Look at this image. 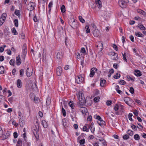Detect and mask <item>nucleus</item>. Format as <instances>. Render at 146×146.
Wrapping results in <instances>:
<instances>
[{"mask_svg": "<svg viewBox=\"0 0 146 146\" xmlns=\"http://www.w3.org/2000/svg\"><path fill=\"white\" fill-rule=\"evenodd\" d=\"M78 98L79 100L78 103L79 106L83 105L84 104L87 106L91 105V103L90 101H86L85 100V98L84 95L81 91H80L77 95Z\"/></svg>", "mask_w": 146, "mask_h": 146, "instance_id": "obj_1", "label": "nucleus"}, {"mask_svg": "<svg viewBox=\"0 0 146 146\" xmlns=\"http://www.w3.org/2000/svg\"><path fill=\"white\" fill-rule=\"evenodd\" d=\"M68 23L70 25L72 28L75 29L77 27V21L74 19L70 18L69 20Z\"/></svg>", "mask_w": 146, "mask_h": 146, "instance_id": "obj_2", "label": "nucleus"}, {"mask_svg": "<svg viewBox=\"0 0 146 146\" xmlns=\"http://www.w3.org/2000/svg\"><path fill=\"white\" fill-rule=\"evenodd\" d=\"M75 79L76 82L79 84L81 83L84 80V78L81 75L76 76Z\"/></svg>", "mask_w": 146, "mask_h": 146, "instance_id": "obj_3", "label": "nucleus"}, {"mask_svg": "<svg viewBox=\"0 0 146 146\" xmlns=\"http://www.w3.org/2000/svg\"><path fill=\"white\" fill-rule=\"evenodd\" d=\"M22 50V56L25 58L27 53V47L25 44H24L23 46Z\"/></svg>", "mask_w": 146, "mask_h": 146, "instance_id": "obj_4", "label": "nucleus"}, {"mask_svg": "<svg viewBox=\"0 0 146 146\" xmlns=\"http://www.w3.org/2000/svg\"><path fill=\"white\" fill-rule=\"evenodd\" d=\"M56 74L58 76H60L62 72V69L60 66H58L56 69Z\"/></svg>", "mask_w": 146, "mask_h": 146, "instance_id": "obj_5", "label": "nucleus"}, {"mask_svg": "<svg viewBox=\"0 0 146 146\" xmlns=\"http://www.w3.org/2000/svg\"><path fill=\"white\" fill-rule=\"evenodd\" d=\"M21 59L20 58V56L19 55L16 58V62L17 65H19L21 64Z\"/></svg>", "mask_w": 146, "mask_h": 146, "instance_id": "obj_6", "label": "nucleus"}, {"mask_svg": "<svg viewBox=\"0 0 146 146\" xmlns=\"http://www.w3.org/2000/svg\"><path fill=\"white\" fill-rule=\"evenodd\" d=\"M80 111H81L83 114H86L88 112L87 109L86 108L84 107H81L80 109Z\"/></svg>", "mask_w": 146, "mask_h": 146, "instance_id": "obj_7", "label": "nucleus"}, {"mask_svg": "<svg viewBox=\"0 0 146 146\" xmlns=\"http://www.w3.org/2000/svg\"><path fill=\"white\" fill-rule=\"evenodd\" d=\"M97 70L96 68H93L91 70L90 76L91 77H92L95 74V71Z\"/></svg>", "mask_w": 146, "mask_h": 146, "instance_id": "obj_8", "label": "nucleus"}, {"mask_svg": "<svg viewBox=\"0 0 146 146\" xmlns=\"http://www.w3.org/2000/svg\"><path fill=\"white\" fill-rule=\"evenodd\" d=\"M63 53L61 52H58L57 54V58L59 59H61L63 57Z\"/></svg>", "mask_w": 146, "mask_h": 146, "instance_id": "obj_9", "label": "nucleus"}, {"mask_svg": "<svg viewBox=\"0 0 146 146\" xmlns=\"http://www.w3.org/2000/svg\"><path fill=\"white\" fill-rule=\"evenodd\" d=\"M130 100V98L129 97H126L124 98V100L126 103L129 106H131V104L129 101Z\"/></svg>", "mask_w": 146, "mask_h": 146, "instance_id": "obj_10", "label": "nucleus"}, {"mask_svg": "<svg viewBox=\"0 0 146 146\" xmlns=\"http://www.w3.org/2000/svg\"><path fill=\"white\" fill-rule=\"evenodd\" d=\"M134 74L137 76H140L142 75L141 72L139 70H135L134 72Z\"/></svg>", "mask_w": 146, "mask_h": 146, "instance_id": "obj_11", "label": "nucleus"}, {"mask_svg": "<svg viewBox=\"0 0 146 146\" xmlns=\"http://www.w3.org/2000/svg\"><path fill=\"white\" fill-rule=\"evenodd\" d=\"M10 135V133L9 132H7L5 135H3L2 137L3 139H5L9 138Z\"/></svg>", "mask_w": 146, "mask_h": 146, "instance_id": "obj_12", "label": "nucleus"}, {"mask_svg": "<svg viewBox=\"0 0 146 146\" xmlns=\"http://www.w3.org/2000/svg\"><path fill=\"white\" fill-rule=\"evenodd\" d=\"M100 32L98 29H95L94 31L93 35L94 36L98 37L99 35Z\"/></svg>", "mask_w": 146, "mask_h": 146, "instance_id": "obj_13", "label": "nucleus"}, {"mask_svg": "<svg viewBox=\"0 0 146 146\" xmlns=\"http://www.w3.org/2000/svg\"><path fill=\"white\" fill-rule=\"evenodd\" d=\"M96 4L98 8L99 9L101 8L102 7L101 2L100 0H96Z\"/></svg>", "mask_w": 146, "mask_h": 146, "instance_id": "obj_14", "label": "nucleus"}, {"mask_svg": "<svg viewBox=\"0 0 146 146\" xmlns=\"http://www.w3.org/2000/svg\"><path fill=\"white\" fill-rule=\"evenodd\" d=\"M137 27H139L141 30H145L146 29V28L142 24H139L137 26Z\"/></svg>", "mask_w": 146, "mask_h": 146, "instance_id": "obj_15", "label": "nucleus"}, {"mask_svg": "<svg viewBox=\"0 0 146 146\" xmlns=\"http://www.w3.org/2000/svg\"><path fill=\"white\" fill-rule=\"evenodd\" d=\"M111 55L112 56H115L113 58V59L117 60L118 59V55L114 52H111Z\"/></svg>", "mask_w": 146, "mask_h": 146, "instance_id": "obj_16", "label": "nucleus"}, {"mask_svg": "<svg viewBox=\"0 0 146 146\" xmlns=\"http://www.w3.org/2000/svg\"><path fill=\"white\" fill-rule=\"evenodd\" d=\"M15 14L19 18H20L21 17L20 11L19 10H15Z\"/></svg>", "mask_w": 146, "mask_h": 146, "instance_id": "obj_17", "label": "nucleus"}, {"mask_svg": "<svg viewBox=\"0 0 146 146\" xmlns=\"http://www.w3.org/2000/svg\"><path fill=\"white\" fill-rule=\"evenodd\" d=\"M34 131H33V133L34 134L35 136V138L36 139H38V138L39 137V136L38 135V132L37 131V130H36L35 129H34Z\"/></svg>", "mask_w": 146, "mask_h": 146, "instance_id": "obj_18", "label": "nucleus"}, {"mask_svg": "<svg viewBox=\"0 0 146 146\" xmlns=\"http://www.w3.org/2000/svg\"><path fill=\"white\" fill-rule=\"evenodd\" d=\"M22 82L20 79H18L17 81V86L18 88H20L22 87Z\"/></svg>", "mask_w": 146, "mask_h": 146, "instance_id": "obj_19", "label": "nucleus"}, {"mask_svg": "<svg viewBox=\"0 0 146 146\" xmlns=\"http://www.w3.org/2000/svg\"><path fill=\"white\" fill-rule=\"evenodd\" d=\"M7 17V14L5 13H3L1 15L0 18L2 19L3 21H5V20L6 17Z\"/></svg>", "mask_w": 146, "mask_h": 146, "instance_id": "obj_20", "label": "nucleus"}, {"mask_svg": "<svg viewBox=\"0 0 146 146\" xmlns=\"http://www.w3.org/2000/svg\"><path fill=\"white\" fill-rule=\"evenodd\" d=\"M19 118V122L20 123V125L21 127H23L24 124V121L22 120V118H21L20 117Z\"/></svg>", "mask_w": 146, "mask_h": 146, "instance_id": "obj_21", "label": "nucleus"}, {"mask_svg": "<svg viewBox=\"0 0 146 146\" xmlns=\"http://www.w3.org/2000/svg\"><path fill=\"white\" fill-rule=\"evenodd\" d=\"M135 35L137 36L142 37L143 36V35L140 32H135Z\"/></svg>", "mask_w": 146, "mask_h": 146, "instance_id": "obj_22", "label": "nucleus"}, {"mask_svg": "<svg viewBox=\"0 0 146 146\" xmlns=\"http://www.w3.org/2000/svg\"><path fill=\"white\" fill-rule=\"evenodd\" d=\"M137 11L138 13L143 15H145L146 13L143 10H137Z\"/></svg>", "mask_w": 146, "mask_h": 146, "instance_id": "obj_23", "label": "nucleus"}, {"mask_svg": "<svg viewBox=\"0 0 146 146\" xmlns=\"http://www.w3.org/2000/svg\"><path fill=\"white\" fill-rule=\"evenodd\" d=\"M101 79H100V85L101 86L103 87L104 86V84L106 82V80H101Z\"/></svg>", "mask_w": 146, "mask_h": 146, "instance_id": "obj_24", "label": "nucleus"}, {"mask_svg": "<svg viewBox=\"0 0 146 146\" xmlns=\"http://www.w3.org/2000/svg\"><path fill=\"white\" fill-rule=\"evenodd\" d=\"M5 69L3 66H0V74H3L4 73Z\"/></svg>", "mask_w": 146, "mask_h": 146, "instance_id": "obj_25", "label": "nucleus"}, {"mask_svg": "<svg viewBox=\"0 0 146 146\" xmlns=\"http://www.w3.org/2000/svg\"><path fill=\"white\" fill-rule=\"evenodd\" d=\"M41 124L42 125L44 128H46L47 127V125L46 122L45 121H42L41 122Z\"/></svg>", "mask_w": 146, "mask_h": 146, "instance_id": "obj_26", "label": "nucleus"}, {"mask_svg": "<svg viewBox=\"0 0 146 146\" xmlns=\"http://www.w3.org/2000/svg\"><path fill=\"white\" fill-rule=\"evenodd\" d=\"M30 6L31 7V8L33 9H34L35 7V4L34 3H31L29 4Z\"/></svg>", "mask_w": 146, "mask_h": 146, "instance_id": "obj_27", "label": "nucleus"}, {"mask_svg": "<svg viewBox=\"0 0 146 146\" xmlns=\"http://www.w3.org/2000/svg\"><path fill=\"white\" fill-rule=\"evenodd\" d=\"M51 102V100L50 98H48L46 99V104L47 106L50 104Z\"/></svg>", "mask_w": 146, "mask_h": 146, "instance_id": "obj_28", "label": "nucleus"}, {"mask_svg": "<svg viewBox=\"0 0 146 146\" xmlns=\"http://www.w3.org/2000/svg\"><path fill=\"white\" fill-rule=\"evenodd\" d=\"M14 25L16 27H17L18 26V19H15L14 21Z\"/></svg>", "mask_w": 146, "mask_h": 146, "instance_id": "obj_29", "label": "nucleus"}, {"mask_svg": "<svg viewBox=\"0 0 146 146\" xmlns=\"http://www.w3.org/2000/svg\"><path fill=\"white\" fill-rule=\"evenodd\" d=\"M127 133L130 136H132L133 134V131L131 130H128L127 132Z\"/></svg>", "mask_w": 146, "mask_h": 146, "instance_id": "obj_30", "label": "nucleus"}, {"mask_svg": "<svg viewBox=\"0 0 146 146\" xmlns=\"http://www.w3.org/2000/svg\"><path fill=\"white\" fill-rule=\"evenodd\" d=\"M135 139L136 140H139L140 139V137L138 134H135L134 136Z\"/></svg>", "mask_w": 146, "mask_h": 146, "instance_id": "obj_31", "label": "nucleus"}, {"mask_svg": "<svg viewBox=\"0 0 146 146\" xmlns=\"http://www.w3.org/2000/svg\"><path fill=\"white\" fill-rule=\"evenodd\" d=\"M120 77V74L117 73L115 75L113 76V78L115 79L119 78Z\"/></svg>", "mask_w": 146, "mask_h": 146, "instance_id": "obj_32", "label": "nucleus"}, {"mask_svg": "<svg viewBox=\"0 0 146 146\" xmlns=\"http://www.w3.org/2000/svg\"><path fill=\"white\" fill-rule=\"evenodd\" d=\"M9 63L11 65L14 66L15 64V60L14 59H11Z\"/></svg>", "mask_w": 146, "mask_h": 146, "instance_id": "obj_33", "label": "nucleus"}, {"mask_svg": "<svg viewBox=\"0 0 146 146\" xmlns=\"http://www.w3.org/2000/svg\"><path fill=\"white\" fill-rule=\"evenodd\" d=\"M122 55L123 60L126 61V62H127V60L126 58V53H124V54L122 53Z\"/></svg>", "mask_w": 146, "mask_h": 146, "instance_id": "obj_34", "label": "nucleus"}, {"mask_svg": "<svg viewBox=\"0 0 146 146\" xmlns=\"http://www.w3.org/2000/svg\"><path fill=\"white\" fill-rule=\"evenodd\" d=\"M85 29H86V31L87 33H90V30L89 29V27L88 25H86L85 27Z\"/></svg>", "mask_w": 146, "mask_h": 146, "instance_id": "obj_35", "label": "nucleus"}, {"mask_svg": "<svg viewBox=\"0 0 146 146\" xmlns=\"http://www.w3.org/2000/svg\"><path fill=\"white\" fill-rule=\"evenodd\" d=\"M127 3V2L126 1H125L124 2V3L123 2H122L121 3V5L122 6L120 5V6L122 8H125V4Z\"/></svg>", "mask_w": 146, "mask_h": 146, "instance_id": "obj_36", "label": "nucleus"}, {"mask_svg": "<svg viewBox=\"0 0 146 146\" xmlns=\"http://www.w3.org/2000/svg\"><path fill=\"white\" fill-rule=\"evenodd\" d=\"M86 124V126H87V130H85L86 131V132H88L89 131V130L90 128H91V126L89 124Z\"/></svg>", "mask_w": 146, "mask_h": 146, "instance_id": "obj_37", "label": "nucleus"}, {"mask_svg": "<svg viewBox=\"0 0 146 146\" xmlns=\"http://www.w3.org/2000/svg\"><path fill=\"white\" fill-rule=\"evenodd\" d=\"M20 75L21 77L23 76L24 75V70L23 69H21L20 70Z\"/></svg>", "mask_w": 146, "mask_h": 146, "instance_id": "obj_38", "label": "nucleus"}, {"mask_svg": "<svg viewBox=\"0 0 146 146\" xmlns=\"http://www.w3.org/2000/svg\"><path fill=\"white\" fill-rule=\"evenodd\" d=\"M12 33H14V35H17L18 34L15 28H13L12 29Z\"/></svg>", "mask_w": 146, "mask_h": 146, "instance_id": "obj_39", "label": "nucleus"}, {"mask_svg": "<svg viewBox=\"0 0 146 146\" xmlns=\"http://www.w3.org/2000/svg\"><path fill=\"white\" fill-rule=\"evenodd\" d=\"M127 77L128 80H131L133 81H134V78H133L129 75H127Z\"/></svg>", "mask_w": 146, "mask_h": 146, "instance_id": "obj_40", "label": "nucleus"}, {"mask_svg": "<svg viewBox=\"0 0 146 146\" xmlns=\"http://www.w3.org/2000/svg\"><path fill=\"white\" fill-rule=\"evenodd\" d=\"M123 138L124 140H127L129 138V136L128 135L125 134L123 136Z\"/></svg>", "mask_w": 146, "mask_h": 146, "instance_id": "obj_41", "label": "nucleus"}, {"mask_svg": "<svg viewBox=\"0 0 146 146\" xmlns=\"http://www.w3.org/2000/svg\"><path fill=\"white\" fill-rule=\"evenodd\" d=\"M133 116V114L131 113H129L128 115V117L129 120L131 121H133V119L132 118V117Z\"/></svg>", "mask_w": 146, "mask_h": 146, "instance_id": "obj_42", "label": "nucleus"}, {"mask_svg": "<svg viewBox=\"0 0 146 146\" xmlns=\"http://www.w3.org/2000/svg\"><path fill=\"white\" fill-rule=\"evenodd\" d=\"M78 17L79 20L81 22L84 23L85 22L84 20L82 18L81 16H79Z\"/></svg>", "mask_w": 146, "mask_h": 146, "instance_id": "obj_43", "label": "nucleus"}, {"mask_svg": "<svg viewBox=\"0 0 146 146\" xmlns=\"http://www.w3.org/2000/svg\"><path fill=\"white\" fill-rule=\"evenodd\" d=\"M131 128L133 129L134 130H137V127L135 125H133V124H131Z\"/></svg>", "mask_w": 146, "mask_h": 146, "instance_id": "obj_44", "label": "nucleus"}, {"mask_svg": "<svg viewBox=\"0 0 146 146\" xmlns=\"http://www.w3.org/2000/svg\"><path fill=\"white\" fill-rule=\"evenodd\" d=\"M100 98L98 96L94 98V101L95 102H97L99 101Z\"/></svg>", "mask_w": 146, "mask_h": 146, "instance_id": "obj_45", "label": "nucleus"}, {"mask_svg": "<svg viewBox=\"0 0 146 146\" xmlns=\"http://www.w3.org/2000/svg\"><path fill=\"white\" fill-rule=\"evenodd\" d=\"M96 117V118L99 121H101L102 120V118L100 116L95 115H94V117Z\"/></svg>", "mask_w": 146, "mask_h": 146, "instance_id": "obj_46", "label": "nucleus"}, {"mask_svg": "<svg viewBox=\"0 0 146 146\" xmlns=\"http://www.w3.org/2000/svg\"><path fill=\"white\" fill-rule=\"evenodd\" d=\"M98 123L100 125V126L102 125L103 124H104L105 123V122L103 120H102L101 121H100V122H98Z\"/></svg>", "mask_w": 146, "mask_h": 146, "instance_id": "obj_47", "label": "nucleus"}, {"mask_svg": "<svg viewBox=\"0 0 146 146\" xmlns=\"http://www.w3.org/2000/svg\"><path fill=\"white\" fill-rule=\"evenodd\" d=\"M62 113H63V116L65 117L66 116V112L65 110L62 107Z\"/></svg>", "mask_w": 146, "mask_h": 146, "instance_id": "obj_48", "label": "nucleus"}, {"mask_svg": "<svg viewBox=\"0 0 146 146\" xmlns=\"http://www.w3.org/2000/svg\"><path fill=\"white\" fill-rule=\"evenodd\" d=\"M129 91L131 94H133V93H134V90L133 88L132 87H131L130 88Z\"/></svg>", "mask_w": 146, "mask_h": 146, "instance_id": "obj_49", "label": "nucleus"}, {"mask_svg": "<svg viewBox=\"0 0 146 146\" xmlns=\"http://www.w3.org/2000/svg\"><path fill=\"white\" fill-rule=\"evenodd\" d=\"M85 142V140L84 139H81L80 141V143L81 145H83Z\"/></svg>", "mask_w": 146, "mask_h": 146, "instance_id": "obj_50", "label": "nucleus"}, {"mask_svg": "<svg viewBox=\"0 0 146 146\" xmlns=\"http://www.w3.org/2000/svg\"><path fill=\"white\" fill-rule=\"evenodd\" d=\"M119 82L121 85H124L126 83L125 81L122 80H121Z\"/></svg>", "mask_w": 146, "mask_h": 146, "instance_id": "obj_51", "label": "nucleus"}, {"mask_svg": "<svg viewBox=\"0 0 146 146\" xmlns=\"http://www.w3.org/2000/svg\"><path fill=\"white\" fill-rule=\"evenodd\" d=\"M80 51L81 52L83 53L86 54V53L85 48L83 47L81 48Z\"/></svg>", "mask_w": 146, "mask_h": 146, "instance_id": "obj_52", "label": "nucleus"}, {"mask_svg": "<svg viewBox=\"0 0 146 146\" xmlns=\"http://www.w3.org/2000/svg\"><path fill=\"white\" fill-rule=\"evenodd\" d=\"M119 109V106L117 104H116L115 105L114 109L115 111H117Z\"/></svg>", "mask_w": 146, "mask_h": 146, "instance_id": "obj_53", "label": "nucleus"}, {"mask_svg": "<svg viewBox=\"0 0 146 146\" xmlns=\"http://www.w3.org/2000/svg\"><path fill=\"white\" fill-rule=\"evenodd\" d=\"M68 104H69V106L71 107V108L72 109H73L74 108H73V106H74L72 102H69Z\"/></svg>", "mask_w": 146, "mask_h": 146, "instance_id": "obj_54", "label": "nucleus"}, {"mask_svg": "<svg viewBox=\"0 0 146 146\" xmlns=\"http://www.w3.org/2000/svg\"><path fill=\"white\" fill-rule=\"evenodd\" d=\"M22 143L21 140L20 139H19L17 141V144H19V145L18 146H20L21 145Z\"/></svg>", "mask_w": 146, "mask_h": 146, "instance_id": "obj_55", "label": "nucleus"}, {"mask_svg": "<svg viewBox=\"0 0 146 146\" xmlns=\"http://www.w3.org/2000/svg\"><path fill=\"white\" fill-rule=\"evenodd\" d=\"M112 103L111 101V100H108L106 102V104L108 106H110L111 105Z\"/></svg>", "mask_w": 146, "mask_h": 146, "instance_id": "obj_56", "label": "nucleus"}, {"mask_svg": "<svg viewBox=\"0 0 146 146\" xmlns=\"http://www.w3.org/2000/svg\"><path fill=\"white\" fill-rule=\"evenodd\" d=\"M129 38L132 42H134V37L133 35H130L129 36Z\"/></svg>", "mask_w": 146, "mask_h": 146, "instance_id": "obj_57", "label": "nucleus"}, {"mask_svg": "<svg viewBox=\"0 0 146 146\" xmlns=\"http://www.w3.org/2000/svg\"><path fill=\"white\" fill-rule=\"evenodd\" d=\"M137 124L138 125V126H137V127L139 129H143V127L140 123H138Z\"/></svg>", "mask_w": 146, "mask_h": 146, "instance_id": "obj_58", "label": "nucleus"}, {"mask_svg": "<svg viewBox=\"0 0 146 146\" xmlns=\"http://www.w3.org/2000/svg\"><path fill=\"white\" fill-rule=\"evenodd\" d=\"M114 72V70L113 69H110L109 73L111 74H112Z\"/></svg>", "mask_w": 146, "mask_h": 146, "instance_id": "obj_59", "label": "nucleus"}, {"mask_svg": "<svg viewBox=\"0 0 146 146\" xmlns=\"http://www.w3.org/2000/svg\"><path fill=\"white\" fill-rule=\"evenodd\" d=\"M18 134L16 132H15L13 133V136L15 138H16L18 137Z\"/></svg>", "mask_w": 146, "mask_h": 146, "instance_id": "obj_60", "label": "nucleus"}, {"mask_svg": "<svg viewBox=\"0 0 146 146\" xmlns=\"http://www.w3.org/2000/svg\"><path fill=\"white\" fill-rule=\"evenodd\" d=\"M32 75V73L29 72H27V77H29Z\"/></svg>", "mask_w": 146, "mask_h": 146, "instance_id": "obj_61", "label": "nucleus"}, {"mask_svg": "<svg viewBox=\"0 0 146 146\" xmlns=\"http://www.w3.org/2000/svg\"><path fill=\"white\" fill-rule=\"evenodd\" d=\"M92 117L91 115H89L88 116L87 119L88 121H91L92 120Z\"/></svg>", "mask_w": 146, "mask_h": 146, "instance_id": "obj_62", "label": "nucleus"}, {"mask_svg": "<svg viewBox=\"0 0 146 146\" xmlns=\"http://www.w3.org/2000/svg\"><path fill=\"white\" fill-rule=\"evenodd\" d=\"M38 98L36 97H35L34 98V100L36 103H37L38 102Z\"/></svg>", "mask_w": 146, "mask_h": 146, "instance_id": "obj_63", "label": "nucleus"}, {"mask_svg": "<svg viewBox=\"0 0 146 146\" xmlns=\"http://www.w3.org/2000/svg\"><path fill=\"white\" fill-rule=\"evenodd\" d=\"M113 47L115 50L116 51L118 50L117 47L115 44H114L113 45Z\"/></svg>", "mask_w": 146, "mask_h": 146, "instance_id": "obj_64", "label": "nucleus"}]
</instances>
